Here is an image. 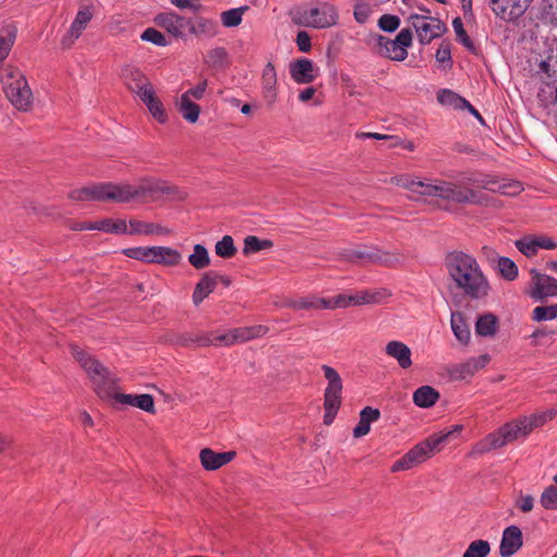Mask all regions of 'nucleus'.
I'll return each mask as SVG.
<instances>
[{"label":"nucleus","instance_id":"obj_1","mask_svg":"<svg viewBox=\"0 0 557 557\" xmlns=\"http://www.w3.org/2000/svg\"><path fill=\"white\" fill-rule=\"evenodd\" d=\"M162 196H166L171 200L183 201L187 198V193L166 181L146 177L137 185L112 182L94 183L74 189L69 194V197L75 201H113L119 203L131 201L147 203L158 201Z\"/></svg>","mask_w":557,"mask_h":557},{"label":"nucleus","instance_id":"obj_2","mask_svg":"<svg viewBox=\"0 0 557 557\" xmlns=\"http://www.w3.org/2000/svg\"><path fill=\"white\" fill-rule=\"evenodd\" d=\"M556 416V408H550L531 416H520L484 436L474 445L472 453L483 455L502 448L515 441H523L533 430L542 428Z\"/></svg>","mask_w":557,"mask_h":557},{"label":"nucleus","instance_id":"obj_3","mask_svg":"<svg viewBox=\"0 0 557 557\" xmlns=\"http://www.w3.org/2000/svg\"><path fill=\"white\" fill-rule=\"evenodd\" d=\"M445 267L457 288L471 299H482L488 295L490 283L476 259L462 251L448 252Z\"/></svg>","mask_w":557,"mask_h":557},{"label":"nucleus","instance_id":"obj_4","mask_svg":"<svg viewBox=\"0 0 557 557\" xmlns=\"http://www.w3.org/2000/svg\"><path fill=\"white\" fill-rule=\"evenodd\" d=\"M398 184L412 194L423 197H436L459 205L487 206L490 199L483 193L460 186L450 181L434 180L425 182L405 177L400 178Z\"/></svg>","mask_w":557,"mask_h":557},{"label":"nucleus","instance_id":"obj_5","mask_svg":"<svg viewBox=\"0 0 557 557\" xmlns=\"http://www.w3.org/2000/svg\"><path fill=\"white\" fill-rule=\"evenodd\" d=\"M269 332L265 325L240 326L231 329L224 333L218 331L201 332L197 334H183L177 339L181 345L195 343L200 347L207 346H232L238 343H246L264 336Z\"/></svg>","mask_w":557,"mask_h":557},{"label":"nucleus","instance_id":"obj_6","mask_svg":"<svg viewBox=\"0 0 557 557\" xmlns=\"http://www.w3.org/2000/svg\"><path fill=\"white\" fill-rule=\"evenodd\" d=\"M545 54V59L540 63L542 86L537 98L543 107H549L557 103V38L552 40Z\"/></svg>","mask_w":557,"mask_h":557},{"label":"nucleus","instance_id":"obj_7","mask_svg":"<svg viewBox=\"0 0 557 557\" xmlns=\"http://www.w3.org/2000/svg\"><path fill=\"white\" fill-rule=\"evenodd\" d=\"M293 22L305 27L317 29L330 28L338 22V11L333 3L317 2L314 7L297 9Z\"/></svg>","mask_w":557,"mask_h":557},{"label":"nucleus","instance_id":"obj_8","mask_svg":"<svg viewBox=\"0 0 557 557\" xmlns=\"http://www.w3.org/2000/svg\"><path fill=\"white\" fill-rule=\"evenodd\" d=\"M122 253L134 260L164 267H175L182 260L178 250L165 246L129 247L123 249Z\"/></svg>","mask_w":557,"mask_h":557},{"label":"nucleus","instance_id":"obj_9","mask_svg":"<svg viewBox=\"0 0 557 557\" xmlns=\"http://www.w3.org/2000/svg\"><path fill=\"white\" fill-rule=\"evenodd\" d=\"M411 44V28H403L395 39H389L383 35L376 36L377 53L393 61H404L408 57L407 48H409Z\"/></svg>","mask_w":557,"mask_h":557},{"label":"nucleus","instance_id":"obj_10","mask_svg":"<svg viewBox=\"0 0 557 557\" xmlns=\"http://www.w3.org/2000/svg\"><path fill=\"white\" fill-rule=\"evenodd\" d=\"M408 22L414 28L422 46L429 45L447 32L446 25L440 18L429 15L411 14Z\"/></svg>","mask_w":557,"mask_h":557},{"label":"nucleus","instance_id":"obj_11","mask_svg":"<svg viewBox=\"0 0 557 557\" xmlns=\"http://www.w3.org/2000/svg\"><path fill=\"white\" fill-rule=\"evenodd\" d=\"M3 91L11 104L18 111L27 112L30 110L33 106V92L26 77H20V81L7 84Z\"/></svg>","mask_w":557,"mask_h":557},{"label":"nucleus","instance_id":"obj_12","mask_svg":"<svg viewBox=\"0 0 557 557\" xmlns=\"http://www.w3.org/2000/svg\"><path fill=\"white\" fill-rule=\"evenodd\" d=\"M530 274L531 289L529 296L532 299L542 301L545 298L557 296V278L542 274L536 269H532Z\"/></svg>","mask_w":557,"mask_h":557},{"label":"nucleus","instance_id":"obj_13","mask_svg":"<svg viewBox=\"0 0 557 557\" xmlns=\"http://www.w3.org/2000/svg\"><path fill=\"white\" fill-rule=\"evenodd\" d=\"M533 0H490L493 12L505 21L522 16Z\"/></svg>","mask_w":557,"mask_h":557},{"label":"nucleus","instance_id":"obj_14","mask_svg":"<svg viewBox=\"0 0 557 557\" xmlns=\"http://www.w3.org/2000/svg\"><path fill=\"white\" fill-rule=\"evenodd\" d=\"M449 435L450 432L445 434H433L408 450V454L412 457L416 466L425 461L434 454L435 450H438L440 445L443 444Z\"/></svg>","mask_w":557,"mask_h":557},{"label":"nucleus","instance_id":"obj_15","mask_svg":"<svg viewBox=\"0 0 557 557\" xmlns=\"http://www.w3.org/2000/svg\"><path fill=\"white\" fill-rule=\"evenodd\" d=\"M121 77L126 87L135 92L138 98L144 90L153 88L145 73L134 65H125L121 71Z\"/></svg>","mask_w":557,"mask_h":557},{"label":"nucleus","instance_id":"obj_16","mask_svg":"<svg viewBox=\"0 0 557 557\" xmlns=\"http://www.w3.org/2000/svg\"><path fill=\"white\" fill-rule=\"evenodd\" d=\"M92 16L94 12L91 7H83L77 11L67 34L61 41L63 48H70L74 41L81 37L82 33L87 27Z\"/></svg>","mask_w":557,"mask_h":557},{"label":"nucleus","instance_id":"obj_17","mask_svg":"<svg viewBox=\"0 0 557 557\" xmlns=\"http://www.w3.org/2000/svg\"><path fill=\"white\" fill-rule=\"evenodd\" d=\"M158 26L164 28L169 34L176 38L184 37L183 29L187 24H190V18H185L175 12H162L154 17Z\"/></svg>","mask_w":557,"mask_h":557},{"label":"nucleus","instance_id":"obj_18","mask_svg":"<svg viewBox=\"0 0 557 557\" xmlns=\"http://www.w3.org/2000/svg\"><path fill=\"white\" fill-rule=\"evenodd\" d=\"M318 69L307 58L298 59L290 63L289 74L297 84H310L318 77Z\"/></svg>","mask_w":557,"mask_h":557},{"label":"nucleus","instance_id":"obj_19","mask_svg":"<svg viewBox=\"0 0 557 557\" xmlns=\"http://www.w3.org/2000/svg\"><path fill=\"white\" fill-rule=\"evenodd\" d=\"M523 545L522 532L517 525H509L503 531L499 545L500 557L513 556Z\"/></svg>","mask_w":557,"mask_h":557},{"label":"nucleus","instance_id":"obj_20","mask_svg":"<svg viewBox=\"0 0 557 557\" xmlns=\"http://www.w3.org/2000/svg\"><path fill=\"white\" fill-rule=\"evenodd\" d=\"M236 456L234 450L216 453L211 448L200 450L199 459L203 469L214 471L231 462Z\"/></svg>","mask_w":557,"mask_h":557},{"label":"nucleus","instance_id":"obj_21","mask_svg":"<svg viewBox=\"0 0 557 557\" xmlns=\"http://www.w3.org/2000/svg\"><path fill=\"white\" fill-rule=\"evenodd\" d=\"M112 398L121 405L133 406L139 408L148 413H154V399L150 394L132 395L114 393Z\"/></svg>","mask_w":557,"mask_h":557},{"label":"nucleus","instance_id":"obj_22","mask_svg":"<svg viewBox=\"0 0 557 557\" xmlns=\"http://www.w3.org/2000/svg\"><path fill=\"white\" fill-rule=\"evenodd\" d=\"M262 91L269 103H273L277 97V77L275 66L272 62H268L261 75Z\"/></svg>","mask_w":557,"mask_h":557},{"label":"nucleus","instance_id":"obj_23","mask_svg":"<svg viewBox=\"0 0 557 557\" xmlns=\"http://www.w3.org/2000/svg\"><path fill=\"white\" fill-rule=\"evenodd\" d=\"M385 352L396 359L401 369H408L412 364L411 349L403 342H388L385 346Z\"/></svg>","mask_w":557,"mask_h":557},{"label":"nucleus","instance_id":"obj_24","mask_svg":"<svg viewBox=\"0 0 557 557\" xmlns=\"http://www.w3.org/2000/svg\"><path fill=\"white\" fill-rule=\"evenodd\" d=\"M139 99L146 104L150 114L160 123L168 121V115L161 100L156 96L154 89L144 90Z\"/></svg>","mask_w":557,"mask_h":557},{"label":"nucleus","instance_id":"obj_25","mask_svg":"<svg viewBox=\"0 0 557 557\" xmlns=\"http://www.w3.org/2000/svg\"><path fill=\"white\" fill-rule=\"evenodd\" d=\"M189 33L197 37L213 38L219 33V24L216 21L207 17H197L195 22L190 20Z\"/></svg>","mask_w":557,"mask_h":557},{"label":"nucleus","instance_id":"obj_26","mask_svg":"<svg viewBox=\"0 0 557 557\" xmlns=\"http://www.w3.org/2000/svg\"><path fill=\"white\" fill-rule=\"evenodd\" d=\"M215 288V278L212 271L202 274L193 292V304L198 307Z\"/></svg>","mask_w":557,"mask_h":557},{"label":"nucleus","instance_id":"obj_27","mask_svg":"<svg viewBox=\"0 0 557 557\" xmlns=\"http://www.w3.org/2000/svg\"><path fill=\"white\" fill-rule=\"evenodd\" d=\"M381 412L376 408L370 406L364 407L360 411V419L358 424L354 428L352 434L355 437H362L370 432V425L380 419Z\"/></svg>","mask_w":557,"mask_h":557},{"label":"nucleus","instance_id":"obj_28","mask_svg":"<svg viewBox=\"0 0 557 557\" xmlns=\"http://www.w3.org/2000/svg\"><path fill=\"white\" fill-rule=\"evenodd\" d=\"M440 393L430 385H423L413 393V404L420 408H430L436 404Z\"/></svg>","mask_w":557,"mask_h":557},{"label":"nucleus","instance_id":"obj_29","mask_svg":"<svg viewBox=\"0 0 557 557\" xmlns=\"http://www.w3.org/2000/svg\"><path fill=\"white\" fill-rule=\"evenodd\" d=\"M450 326L455 337L461 344H468L470 341V329L466 322L463 313L459 311L451 312Z\"/></svg>","mask_w":557,"mask_h":557},{"label":"nucleus","instance_id":"obj_30","mask_svg":"<svg viewBox=\"0 0 557 557\" xmlns=\"http://www.w3.org/2000/svg\"><path fill=\"white\" fill-rule=\"evenodd\" d=\"M342 405V395L330 394L324 392V400H323V423L325 425H331Z\"/></svg>","mask_w":557,"mask_h":557},{"label":"nucleus","instance_id":"obj_31","mask_svg":"<svg viewBox=\"0 0 557 557\" xmlns=\"http://www.w3.org/2000/svg\"><path fill=\"white\" fill-rule=\"evenodd\" d=\"M132 235H153V234H168L166 227L151 222H144L138 220H129V230L127 232Z\"/></svg>","mask_w":557,"mask_h":557},{"label":"nucleus","instance_id":"obj_32","mask_svg":"<svg viewBox=\"0 0 557 557\" xmlns=\"http://www.w3.org/2000/svg\"><path fill=\"white\" fill-rule=\"evenodd\" d=\"M389 296L386 289L361 290L352 295V306L379 304Z\"/></svg>","mask_w":557,"mask_h":557},{"label":"nucleus","instance_id":"obj_33","mask_svg":"<svg viewBox=\"0 0 557 557\" xmlns=\"http://www.w3.org/2000/svg\"><path fill=\"white\" fill-rule=\"evenodd\" d=\"M498 318L494 313H485L478 318L475 333L479 336H494L497 331Z\"/></svg>","mask_w":557,"mask_h":557},{"label":"nucleus","instance_id":"obj_34","mask_svg":"<svg viewBox=\"0 0 557 557\" xmlns=\"http://www.w3.org/2000/svg\"><path fill=\"white\" fill-rule=\"evenodd\" d=\"M16 33V28L11 25L4 26L0 29V62L5 60L9 55L15 42Z\"/></svg>","mask_w":557,"mask_h":557},{"label":"nucleus","instance_id":"obj_35","mask_svg":"<svg viewBox=\"0 0 557 557\" xmlns=\"http://www.w3.org/2000/svg\"><path fill=\"white\" fill-rule=\"evenodd\" d=\"M205 63L214 70H222L228 64V53L225 48L216 47L208 51Z\"/></svg>","mask_w":557,"mask_h":557},{"label":"nucleus","instance_id":"obj_36","mask_svg":"<svg viewBox=\"0 0 557 557\" xmlns=\"http://www.w3.org/2000/svg\"><path fill=\"white\" fill-rule=\"evenodd\" d=\"M95 231L108 234H127L128 228L125 220L102 219L95 222Z\"/></svg>","mask_w":557,"mask_h":557},{"label":"nucleus","instance_id":"obj_37","mask_svg":"<svg viewBox=\"0 0 557 557\" xmlns=\"http://www.w3.org/2000/svg\"><path fill=\"white\" fill-rule=\"evenodd\" d=\"M322 371L327 381V385H326L324 392L330 393V394L334 393L337 395H342L343 394V381H342V377L338 374V372L334 368H332L327 364L322 366Z\"/></svg>","mask_w":557,"mask_h":557},{"label":"nucleus","instance_id":"obj_38","mask_svg":"<svg viewBox=\"0 0 557 557\" xmlns=\"http://www.w3.org/2000/svg\"><path fill=\"white\" fill-rule=\"evenodd\" d=\"M453 28L455 30L457 41L461 44L470 53L478 54L479 50L467 34L461 17L457 16L453 20Z\"/></svg>","mask_w":557,"mask_h":557},{"label":"nucleus","instance_id":"obj_39","mask_svg":"<svg viewBox=\"0 0 557 557\" xmlns=\"http://www.w3.org/2000/svg\"><path fill=\"white\" fill-rule=\"evenodd\" d=\"M189 263L197 270H202L210 265V257L207 248L201 244L194 246V251L188 257Z\"/></svg>","mask_w":557,"mask_h":557},{"label":"nucleus","instance_id":"obj_40","mask_svg":"<svg viewBox=\"0 0 557 557\" xmlns=\"http://www.w3.org/2000/svg\"><path fill=\"white\" fill-rule=\"evenodd\" d=\"M180 112L187 122L196 123L200 114V107L190 99H187L186 96H182Z\"/></svg>","mask_w":557,"mask_h":557},{"label":"nucleus","instance_id":"obj_41","mask_svg":"<svg viewBox=\"0 0 557 557\" xmlns=\"http://www.w3.org/2000/svg\"><path fill=\"white\" fill-rule=\"evenodd\" d=\"M437 101L444 106H449L455 109H463V103H467V100L454 92L450 89H442L437 92Z\"/></svg>","mask_w":557,"mask_h":557},{"label":"nucleus","instance_id":"obj_42","mask_svg":"<svg viewBox=\"0 0 557 557\" xmlns=\"http://www.w3.org/2000/svg\"><path fill=\"white\" fill-rule=\"evenodd\" d=\"M273 243L269 239H260L257 236H247L244 240V255L255 253L263 249L271 248Z\"/></svg>","mask_w":557,"mask_h":557},{"label":"nucleus","instance_id":"obj_43","mask_svg":"<svg viewBox=\"0 0 557 557\" xmlns=\"http://www.w3.org/2000/svg\"><path fill=\"white\" fill-rule=\"evenodd\" d=\"M323 298L321 297H301L299 299L290 300L286 304L287 307L293 308L295 310L301 309H323L322 302Z\"/></svg>","mask_w":557,"mask_h":557},{"label":"nucleus","instance_id":"obj_44","mask_svg":"<svg viewBox=\"0 0 557 557\" xmlns=\"http://www.w3.org/2000/svg\"><path fill=\"white\" fill-rule=\"evenodd\" d=\"M247 10L246 7L230 9L221 13V22L225 27H236L243 21V14Z\"/></svg>","mask_w":557,"mask_h":557},{"label":"nucleus","instance_id":"obj_45","mask_svg":"<svg viewBox=\"0 0 557 557\" xmlns=\"http://www.w3.org/2000/svg\"><path fill=\"white\" fill-rule=\"evenodd\" d=\"M82 367L92 380L102 381L108 375L107 368L92 357H90Z\"/></svg>","mask_w":557,"mask_h":557},{"label":"nucleus","instance_id":"obj_46","mask_svg":"<svg viewBox=\"0 0 557 557\" xmlns=\"http://www.w3.org/2000/svg\"><path fill=\"white\" fill-rule=\"evenodd\" d=\"M540 504L546 510H557V485L554 483L544 488Z\"/></svg>","mask_w":557,"mask_h":557},{"label":"nucleus","instance_id":"obj_47","mask_svg":"<svg viewBox=\"0 0 557 557\" xmlns=\"http://www.w3.org/2000/svg\"><path fill=\"white\" fill-rule=\"evenodd\" d=\"M491 552L490 543L485 540H475L470 543L462 557H487Z\"/></svg>","mask_w":557,"mask_h":557},{"label":"nucleus","instance_id":"obj_48","mask_svg":"<svg viewBox=\"0 0 557 557\" xmlns=\"http://www.w3.org/2000/svg\"><path fill=\"white\" fill-rule=\"evenodd\" d=\"M498 270L500 275L507 281H515L518 277V267L508 257H499Z\"/></svg>","mask_w":557,"mask_h":557},{"label":"nucleus","instance_id":"obj_49","mask_svg":"<svg viewBox=\"0 0 557 557\" xmlns=\"http://www.w3.org/2000/svg\"><path fill=\"white\" fill-rule=\"evenodd\" d=\"M237 249L234 245L232 236L225 235L215 244V253L224 259L232 258Z\"/></svg>","mask_w":557,"mask_h":557},{"label":"nucleus","instance_id":"obj_50","mask_svg":"<svg viewBox=\"0 0 557 557\" xmlns=\"http://www.w3.org/2000/svg\"><path fill=\"white\" fill-rule=\"evenodd\" d=\"M323 309L347 308L352 306V295L338 294L331 298H323Z\"/></svg>","mask_w":557,"mask_h":557},{"label":"nucleus","instance_id":"obj_51","mask_svg":"<svg viewBox=\"0 0 557 557\" xmlns=\"http://www.w3.org/2000/svg\"><path fill=\"white\" fill-rule=\"evenodd\" d=\"M474 373L475 366L470 363L469 360L463 363L454 366L449 371V374L454 380H467L473 376Z\"/></svg>","mask_w":557,"mask_h":557},{"label":"nucleus","instance_id":"obj_52","mask_svg":"<svg viewBox=\"0 0 557 557\" xmlns=\"http://www.w3.org/2000/svg\"><path fill=\"white\" fill-rule=\"evenodd\" d=\"M557 318V304L549 306H539L532 311V319L536 322L553 320Z\"/></svg>","mask_w":557,"mask_h":557},{"label":"nucleus","instance_id":"obj_53","mask_svg":"<svg viewBox=\"0 0 557 557\" xmlns=\"http://www.w3.org/2000/svg\"><path fill=\"white\" fill-rule=\"evenodd\" d=\"M140 39L147 42H151L158 47H165L169 45V41L165 38V36L161 32L152 27L146 28L141 33Z\"/></svg>","mask_w":557,"mask_h":557},{"label":"nucleus","instance_id":"obj_54","mask_svg":"<svg viewBox=\"0 0 557 557\" xmlns=\"http://www.w3.org/2000/svg\"><path fill=\"white\" fill-rule=\"evenodd\" d=\"M372 13V4L367 0H360L354 8L355 20L359 24H364Z\"/></svg>","mask_w":557,"mask_h":557},{"label":"nucleus","instance_id":"obj_55","mask_svg":"<svg viewBox=\"0 0 557 557\" xmlns=\"http://www.w3.org/2000/svg\"><path fill=\"white\" fill-rule=\"evenodd\" d=\"M435 59L438 63L445 64L447 67H451V45L447 40H443L436 50Z\"/></svg>","mask_w":557,"mask_h":557},{"label":"nucleus","instance_id":"obj_56","mask_svg":"<svg viewBox=\"0 0 557 557\" xmlns=\"http://www.w3.org/2000/svg\"><path fill=\"white\" fill-rule=\"evenodd\" d=\"M540 20L545 24L557 26V12L555 11L552 2H542Z\"/></svg>","mask_w":557,"mask_h":557},{"label":"nucleus","instance_id":"obj_57","mask_svg":"<svg viewBox=\"0 0 557 557\" xmlns=\"http://www.w3.org/2000/svg\"><path fill=\"white\" fill-rule=\"evenodd\" d=\"M536 238H521L516 240V247L518 250L523 253L527 257H533L536 255L539 247H537Z\"/></svg>","mask_w":557,"mask_h":557},{"label":"nucleus","instance_id":"obj_58","mask_svg":"<svg viewBox=\"0 0 557 557\" xmlns=\"http://www.w3.org/2000/svg\"><path fill=\"white\" fill-rule=\"evenodd\" d=\"M400 25V18L393 14H383L377 22L381 30L386 33L395 32Z\"/></svg>","mask_w":557,"mask_h":557},{"label":"nucleus","instance_id":"obj_59","mask_svg":"<svg viewBox=\"0 0 557 557\" xmlns=\"http://www.w3.org/2000/svg\"><path fill=\"white\" fill-rule=\"evenodd\" d=\"M20 77H25L23 73L15 66L8 64L3 67L1 74V82L3 84V90L5 89L7 84H12L13 82L20 81Z\"/></svg>","mask_w":557,"mask_h":557},{"label":"nucleus","instance_id":"obj_60","mask_svg":"<svg viewBox=\"0 0 557 557\" xmlns=\"http://www.w3.org/2000/svg\"><path fill=\"white\" fill-rule=\"evenodd\" d=\"M207 87H208V79L203 78L195 87L189 88L182 96H186L187 99L194 98L196 100H200L203 97Z\"/></svg>","mask_w":557,"mask_h":557},{"label":"nucleus","instance_id":"obj_61","mask_svg":"<svg viewBox=\"0 0 557 557\" xmlns=\"http://www.w3.org/2000/svg\"><path fill=\"white\" fill-rule=\"evenodd\" d=\"M413 467H416V463L413 462L412 457L407 451L400 459L396 460L393 463L391 471L399 472V471L409 470Z\"/></svg>","mask_w":557,"mask_h":557},{"label":"nucleus","instance_id":"obj_62","mask_svg":"<svg viewBox=\"0 0 557 557\" xmlns=\"http://www.w3.org/2000/svg\"><path fill=\"white\" fill-rule=\"evenodd\" d=\"M296 44L301 52H309L311 50V38L305 30H300L296 37Z\"/></svg>","mask_w":557,"mask_h":557},{"label":"nucleus","instance_id":"obj_63","mask_svg":"<svg viewBox=\"0 0 557 557\" xmlns=\"http://www.w3.org/2000/svg\"><path fill=\"white\" fill-rule=\"evenodd\" d=\"M347 259L349 261H357V260H375L376 255L366 251V250H359V249H352L347 253Z\"/></svg>","mask_w":557,"mask_h":557},{"label":"nucleus","instance_id":"obj_64","mask_svg":"<svg viewBox=\"0 0 557 557\" xmlns=\"http://www.w3.org/2000/svg\"><path fill=\"white\" fill-rule=\"evenodd\" d=\"M170 2L178 9H190L194 12H198L202 8L199 0H170Z\"/></svg>","mask_w":557,"mask_h":557}]
</instances>
